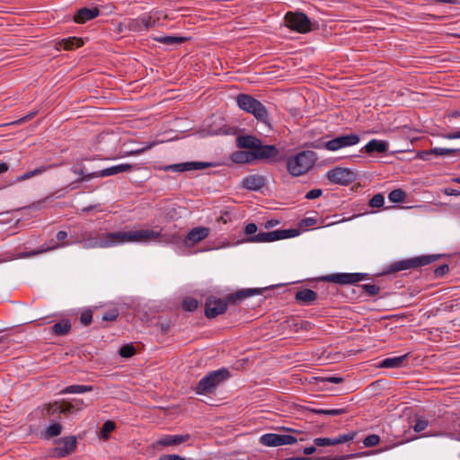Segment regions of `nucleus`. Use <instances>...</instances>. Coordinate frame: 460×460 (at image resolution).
<instances>
[{"instance_id": "f03ea898", "label": "nucleus", "mask_w": 460, "mask_h": 460, "mask_svg": "<svg viewBox=\"0 0 460 460\" xmlns=\"http://www.w3.org/2000/svg\"><path fill=\"white\" fill-rule=\"evenodd\" d=\"M265 288H246L237 291L234 294L229 295L226 300L210 296L207 298L205 304V315L207 318H215L219 314H224L228 306V304H237L243 299L250 297L253 295H260Z\"/></svg>"}, {"instance_id": "c85d7f7f", "label": "nucleus", "mask_w": 460, "mask_h": 460, "mask_svg": "<svg viewBox=\"0 0 460 460\" xmlns=\"http://www.w3.org/2000/svg\"><path fill=\"white\" fill-rule=\"evenodd\" d=\"M155 41L164 44V45H178L186 41V38L180 36H156L152 38Z\"/></svg>"}, {"instance_id": "20e7f679", "label": "nucleus", "mask_w": 460, "mask_h": 460, "mask_svg": "<svg viewBox=\"0 0 460 460\" xmlns=\"http://www.w3.org/2000/svg\"><path fill=\"white\" fill-rule=\"evenodd\" d=\"M317 155L314 151H301L287 159V170L293 177L305 174L314 165Z\"/></svg>"}, {"instance_id": "393cba45", "label": "nucleus", "mask_w": 460, "mask_h": 460, "mask_svg": "<svg viewBox=\"0 0 460 460\" xmlns=\"http://www.w3.org/2000/svg\"><path fill=\"white\" fill-rule=\"evenodd\" d=\"M408 355L409 354L407 353V354H404V355H402V356H398V357L384 358L380 362L379 366L381 367H385V368H399V367H402L405 366Z\"/></svg>"}, {"instance_id": "6e6d98bb", "label": "nucleus", "mask_w": 460, "mask_h": 460, "mask_svg": "<svg viewBox=\"0 0 460 460\" xmlns=\"http://www.w3.org/2000/svg\"><path fill=\"white\" fill-rule=\"evenodd\" d=\"M191 171L201 170L211 166L210 163L206 162H190Z\"/></svg>"}, {"instance_id": "680f3d73", "label": "nucleus", "mask_w": 460, "mask_h": 460, "mask_svg": "<svg viewBox=\"0 0 460 460\" xmlns=\"http://www.w3.org/2000/svg\"><path fill=\"white\" fill-rule=\"evenodd\" d=\"M440 137L445 139H456L460 138V129L455 132L440 134Z\"/></svg>"}, {"instance_id": "a19ab883", "label": "nucleus", "mask_w": 460, "mask_h": 460, "mask_svg": "<svg viewBox=\"0 0 460 460\" xmlns=\"http://www.w3.org/2000/svg\"><path fill=\"white\" fill-rule=\"evenodd\" d=\"M46 413L49 416H55L63 412L61 402H55L45 406Z\"/></svg>"}, {"instance_id": "e2e57ef3", "label": "nucleus", "mask_w": 460, "mask_h": 460, "mask_svg": "<svg viewBox=\"0 0 460 460\" xmlns=\"http://www.w3.org/2000/svg\"><path fill=\"white\" fill-rule=\"evenodd\" d=\"M322 380L323 382H328V383H332V384H340L343 381V379L341 377L334 376L323 377V378H322Z\"/></svg>"}, {"instance_id": "7c9ffc66", "label": "nucleus", "mask_w": 460, "mask_h": 460, "mask_svg": "<svg viewBox=\"0 0 460 460\" xmlns=\"http://www.w3.org/2000/svg\"><path fill=\"white\" fill-rule=\"evenodd\" d=\"M232 161L236 164H246L253 162L252 151L240 150L233 153Z\"/></svg>"}, {"instance_id": "72a5a7b5", "label": "nucleus", "mask_w": 460, "mask_h": 460, "mask_svg": "<svg viewBox=\"0 0 460 460\" xmlns=\"http://www.w3.org/2000/svg\"><path fill=\"white\" fill-rule=\"evenodd\" d=\"M164 172H183L191 171L190 162L168 164L161 167Z\"/></svg>"}, {"instance_id": "6ab92c4d", "label": "nucleus", "mask_w": 460, "mask_h": 460, "mask_svg": "<svg viewBox=\"0 0 460 460\" xmlns=\"http://www.w3.org/2000/svg\"><path fill=\"white\" fill-rule=\"evenodd\" d=\"M209 234V228L205 226L194 227L189 231L183 240V243L186 247H190L195 243L201 242L206 239Z\"/></svg>"}, {"instance_id": "7ed1b4c3", "label": "nucleus", "mask_w": 460, "mask_h": 460, "mask_svg": "<svg viewBox=\"0 0 460 460\" xmlns=\"http://www.w3.org/2000/svg\"><path fill=\"white\" fill-rule=\"evenodd\" d=\"M235 100L241 110L252 114L259 122L270 128V113L262 102L247 93H239Z\"/></svg>"}, {"instance_id": "aec40b11", "label": "nucleus", "mask_w": 460, "mask_h": 460, "mask_svg": "<svg viewBox=\"0 0 460 460\" xmlns=\"http://www.w3.org/2000/svg\"><path fill=\"white\" fill-rule=\"evenodd\" d=\"M265 185V178L259 174H251L245 176L241 182V186L246 190L257 191Z\"/></svg>"}, {"instance_id": "f257e3e1", "label": "nucleus", "mask_w": 460, "mask_h": 460, "mask_svg": "<svg viewBox=\"0 0 460 460\" xmlns=\"http://www.w3.org/2000/svg\"><path fill=\"white\" fill-rule=\"evenodd\" d=\"M161 231L150 229L99 233H85L82 240L84 249H105L125 243H147L162 237Z\"/></svg>"}, {"instance_id": "c03bdc74", "label": "nucleus", "mask_w": 460, "mask_h": 460, "mask_svg": "<svg viewBox=\"0 0 460 460\" xmlns=\"http://www.w3.org/2000/svg\"><path fill=\"white\" fill-rule=\"evenodd\" d=\"M199 306V302L196 298L193 297H186L182 301V308L188 312L195 311Z\"/></svg>"}, {"instance_id": "8fccbe9b", "label": "nucleus", "mask_w": 460, "mask_h": 460, "mask_svg": "<svg viewBox=\"0 0 460 460\" xmlns=\"http://www.w3.org/2000/svg\"><path fill=\"white\" fill-rule=\"evenodd\" d=\"M429 425V421L424 418H418L413 426L415 432H420L424 430Z\"/></svg>"}, {"instance_id": "1a4fd4ad", "label": "nucleus", "mask_w": 460, "mask_h": 460, "mask_svg": "<svg viewBox=\"0 0 460 460\" xmlns=\"http://www.w3.org/2000/svg\"><path fill=\"white\" fill-rule=\"evenodd\" d=\"M119 135L113 132H103L96 137L95 147L96 151L102 152L106 155V158H111V155L119 146Z\"/></svg>"}, {"instance_id": "3c124183", "label": "nucleus", "mask_w": 460, "mask_h": 460, "mask_svg": "<svg viewBox=\"0 0 460 460\" xmlns=\"http://www.w3.org/2000/svg\"><path fill=\"white\" fill-rule=\"evenodd\" d=\"M114 429H115V423L111 420H107L103 423L102 429H101V433H102V437H107V435L109 433H111V431H113Z\"/></svg>"}, {"instance_id": "9b49d317", "label": "nucleus", "mask_w": 460, "mask_h": 460, "mask_svg": "<svg viewBox=\"0 0 460 460\" xmlns=\"http://www.w3.org/2000/svg\"><path fill=\"white\" fill-rule=\"evenodd\" d=\"M326 178L332 183L346 186L351 183L356 176L349 168L337 166L327 172Z\"/></svg>"}, {"instance_id": "a211bd4d", "label": "nucleus", "mask_w": 460, "mask_h": 460, "mask_svg": "<svg viewBox=\"0 0 460 460\" xmlns=\"http://www.w3.org/2000/svg\"><path fill=\"white\" fill-rule=\"evenodd\" d=\"M132 164H120L112 165L111 167L89 172L86 176L87 178H99V177H108L115 174H119L120 172H129L132 169Z\"/></svg>"}, {"instance_id": "ddd939ff", "label": "nucleus", "mask_w": 460, "mask_h": 460, "mask_svg": "<svg viewBox=\"0 0 460 460\" xmlns=\"http://www.w3.org/2000/svg\"><path fill=\"white\" fill-rule=\"evenodd\" d=\"M367 278V273H333L322 278V280L340 285L355 284Z\"/></svg>"}, {"instance_id": "dca6fc26", "label": "nucleus", "mask_w": 460, "mask_h": 460, "mask_svg": "<svg viewBox=\"0 0 460 460\" xmlns=\"http://www.w3.org/2000/svg\"><path fill=\"white\" fill-rule=\"evenodd\" d=\"M190 439V434L163 435L154 444V448L176 447Z\"/></svg>"}, {"instance_id": "bf43d9fd", "label": "nucleus", "mask_w": 460, "mask_h": 460, "mask_svg": "<svg viewBox=\"0 0 460 460\" xmlns=\"http://www.w3.org/2000/svg\"><path fill=\"white\" fill-rule=\"evenodd\" d=\"M317 220L314 217H305L301 220L300 226H314L316 224Z\"/></svg>"}, {"instance_id": "2eb2a0df", "label": "nucleus", "mask_w": 460, "mask_h": 460, "mask_svg": "<svg viewBox=\"0 0 460 460\" xmlns=\"http://www.w3.org/2000/svg\"><path fill=\"white\" fill-rule=\"evenodd\" d=\"M253 161H276L279 155V149L274 145H262L261 141L258 146L252 151Z\"/></svg>"}, {"instance_id": "13d9d810", "label": "nucleus", "mask_w": 460, "mask_h": 460, "mask_svg": "<svg viewBox=\"0 0 460 460\" xmlns=\"http://www.w3.org/2000/svg\"><path fill=\"white\" fill-rule=\"evenodd\" d=\"M322 194L323 190L321 189H313L305 194V198L307 199H314L322 196Z\"/></svg>"}, {"instance_id": "412c9836", "label": "nucleus", "mask_w": 460, "mask_h": 460, "mask_svg": "<svg viewBox=\"0 0 460 460\" xmlns=\"http://www.w3.org/2000/svg\"><path fill=\"white\" fill-rule=\"evenodd\" d=\"M318 298V294L309 288L297 291L295 295L296 301L302 305H312Z\"/></svg>"}, {"instance_id": "9d476101", "label": "nucleus", "mask_w": 460, "mask_h": 460, "mask_svg": "<svg viewBox=\"0 0 460 460\" xmlns=\"http://www.w3.org/2000/svg\"><path fill=\"white\" fill-rule=\"evenodd\" d=\"M360 141L358 134H346L338 136L323 143V146L329 151H338L341 148L356 146Z\"/></svg>"}, {"instance_id": "5fc2aeb1", "label": "nucleus", "mask_w": 460, "mask_h": 460, "mask_svg": "<svg viewBox=\"0 0 460 460\" xmlns=\"http://www.w3.org/2000/svg\"><path fill=\"white\" fill-rule=\"evenodd\" d=\"M258 230V226L254 223H249L244 227V234L245 235L251 237L255 235L256 232Z\"/></svg>"}, {"instance_id": "052dcab7", "label": "nucleus", "mask_w": 460, "mask_h": 460, "mask_svg": "<svg viewBox=\"0 0 460 460\" xmlns=\"http://www.w3.org/2000/svg\"><path fill=\"white\" fill-rule=\"evenodd\" d=\"M159 460H188L185 457H182L179 455L172 454V455H163L159 457Z\"/></svg>"}, {"instance_id": "49530a36", "label": "nucleus", "mask_w": 460, "mask_h": 460, "mask_svg": "<svg viewBox=\"0 0 460 460\" xmlns=\"http://www.w3.org/2000/svg\"><path fill=\"white\" fill-rule=\"evenodd\" d=\"M71 172L74 174H76L80 177L75 181L76 183H82L84 181H88L93 179V178L86 177L89 173H86L83 168L78 169L76 167H72Z\"/></svg>"}, {"instance_id": "c9c22d12", "label": "nucleus", "mask_w": 460, "mask_h": 460, "mask_svg": "<svg viewBox=\"0 0 460 460\" xmlns=\"http://www.w3.org/2000/svg\"><path fill=\"white\" fill-rule=\"evenodd\" d=\"M61 404L63 410L62 413L64 414L73 412L74 411H79L84 407V402L79 400L75 401V402L62 401Z\"/></svg>"}, {"instance_id": "de8ad7c7", "label": "nucleus", "mask_w": 460, "mask_h": 460, "mask_svg": "<svg viewBox=\"0 0 460 460\" xmlns=\"http://www.w3.org/2000/svg\"><path fill=\"white\" fill-rule=\"evenodd\" d=\"M380 442V437L376 434H371L367 436L364 440L363 444L366 447H371L378 445Z\"/></svg>"}, {"instance_id": "79ce46f5", "label": "nucleus", "mask_w": 460, "mask_h": 460, "mask_svg": "<svg viewBox=\"0 0 460 460\" xmlns=\"http://www.w3.org/2000/svg\"><path fill=\"white\" fill-rule=\"evenodd\" d=\"M358 288L364 291L367 296H375L380 291V288L375 284H363L358 286Z\"/></svg>"}, {"instance_id": "58836bf2", "label": "nucleus", "mask_w": 460, "mask_h": 460, "mask_svg": "<svg viewBox=\"0 0 460 460\" xmlns=\"http://www.w3.org/2000/svg\"><path fill=\"white\" fill-rule=\"evenodd\" d=\"M406 193L402 189H394L388 194V199L392 203L402 202L405 199Z\"/></svg>"}, {"instance_id": "4be33fe9", "label": "nucleus", "mask_w": 460, "mask_h": 460, "mask_svg": "<svg viewBox=\"0 0 460 460\" xmlns=\"http://www.w3.org/2000/svg\"><path fill=\"white\" fill-rule=\"evenodd\" d=\"M100 14V10L97 7L87 8L84 7L77 11L74 20L76 23H84Z\"/></svg>"}, {"instance_id": "774afa93", "label": "nucleus", "mask_w": 460, "mask_h": 460, "mask_svg": "<svg viewBox=\"0 0 460 460\" xmlns=\"http://www.w3.org/2000/svg\"><path fill=\"white\" fill-rule=\"evenodd\" d=\"M315 451H316V447H306L304 448L303 453L305 455L309 456V455L314 454Z\"/></svg>"}, {"instance_id": "0e129e2a", "label": "nucleus", "mask_w": 460, "mask_h": 460, "mask_svg": "<svg viewBox=\"0 0 460 460\" xmlns=\"http://www.w3.org/2000/svg\"><path fill=\"white\" fill-rule=\"evenodd\" d=\"M279 224V220H278V219H270V220H267L264 223V227L266 229H270V228L278 226Z\"/></svg>"}, {"instance_id": "f704fd0d", "label": "nucleus", "mask_w": 460, "mask_h": 460, "mask_svg": "<svg viewBox=\"0 0 460 460\" xmlns=\"http://www.w3.org/2000/svg\"><path fill=\"white\" fill-rule=\"evenodd\" d=\"M127 26L128 30L133 32L142 33L146 31V30L144 29L143 19L141 15L137 18L129 19Z\"/></svg>"}, {"instance_id": "37998d69", "label": "nucleus", "mask_w": 460, "mask_h": 460, "mask_svg": "<svg viewBox=\"0 0 460 460\" xmlns=\"http://www.w3.org/2000/svg\"><path fill=\"white\" fill-rule=\"evenodd\" d=\"M430 153L435 155L445 156L456 153H460V148H446V147H433L430 149Z\"/></svg>"}, {"instance_id": "473e14b6", "label": "nucleus", "mask_w": 460, "mask_h": 460, "mask_svg": "<svg viewBox=\"0 0 460 460\" xmlns=\"http://www.w3.org/2000/svg\"><path fill=\"white\" fill-rule=\"evenodd\" d=\"M369 453L362 452V453H356V454H350L343 456H336L335 458H330L328 456L326 457H316V458H310V457H304V456H297L295 457V460H344V459H351L362 456H367Z\"/></svg>"}, {"instance_id": "338daca9", "label": "nucleus", "mask_w": 460, "mask_h": 460, "mask_svg": "<svg viewBox=\"0 0 460 460\" xmlns=\"http://www.w3.org/2000/svg\"><path fill=\"white\" fill-rule=\"evenodd\" d=\"M58 241H64L67 237V233L66 231H58L56 234Z\"/></svg>"}, {"instance_id": "39448f33", "label": "nucleus", "mask_w": 460, "mask_h": 460, "mask_svg": "<svg viewBox=\"0 0 460 460\" xmlns=\"http://www.w3.org/2000/svg\"><path fill=\"white\" fill-rule=\"evenodd\" d=\"M229 377L230 372L226 367L210 371L199 380L194 391L197 394H213L217 386Z\"/></svg>"}, {"instance_id": "423d86ee", "label": "nucleus", "mask_w": 460, "mask_h": 460, "mask_svg": "<svg viewBox=\"0 0 460 460\" xmlns=\"http://www.w3.org/2000/svg\"><path fill=\"white\" fill-rule=\"evenodd\" d=\"M441 257L440 254H430V255H421L418 257H413L406 260H402L399 261H394L391 263L387 269L386 273H394L409 269H417L422 266L429 265Z\"/></svg>"}, {"instance_id": "864d4df0", "label": "nucleus", "mask_w": 460, "mask_h": 460, "mask_svg": "<svg viewBox=\"0 0 460 460\" xmlns=\"http://www.w3.org/2000/svg\"><path fill=\"white\" fill-rule=\"evenodd\" d=\"M93 314L91 311H84L81 314L80 322L83 325L87 326L92 323Z\"/></svg>"}, {"instance_id": "0eeeda50", "label": "nucleus", "mask_w": 460, "mask_h": 460, "mask_svg": "<svg viewBox=\"0 0 460 460\" xmlns=\"http://www.w3.org/2000/svg\"><path fill=\"white\" fill-rule=\"evenodd\" d=\"M300 234L298 229H278L271 232H260L259 234L248 238L251 243H270L278 240L296 237Z\"/></svg>"}, {"instance_id": "4c0bfd02", "label": "nucleus", "mask_w": 460, "mask_h": 460, "mask_svg": "<svg viewBox=\"0 0 460 460\" xmlns=\"http://www.w3.org/2000/svg\"><path fill=\"white\" fill-rule=\"evenodd\" d=\"M55 166H56V165H54V164H50V165H49V166H48V167H47V166H40V167L36 168V169H34V170H32V171H30V172H28L23 173V174H22V175H21V176H18V177H17V179H16V181H21L28 180V179H30V178H31V177H33V176L39 175V174H40V173H42V172H46L48 168H53V167H55Z\"/></svg>"}, {"instance_id": "a878e982", "label": "nucleus", "mask_w": 460, "mask_h": 460, "mask_svg": "<svg viewBox=\"0 0 460 460\" xmlns=\"http://www.w3.org/2000/svg\"><path fill=\"white\" fill-rule=\"evenodd\" d=\"M51 332L56 336H65L71 331V323L68 319H62L51 326Z\"/></svg>"}, {"instance_id": "b1692460", "label": "nucleus", "mask_w": 460, "mask_h": 460, "mask_svg": "<svg viewBox=\"0 0 460 460\" xmlns=\"http://www.w3.org/2000/svg\"><path fill=\"white\" fill-rule=\"evenodd\" d=\"M388 142L385 140L378 139H371L368 141L366 146L361 149V151H365L367 154L372 153H385L387 151Z\"/></svg>"}, {"instance_id": "e433bc0d", "label": "nucleus", "mask_w": 460, "mask_h": 460, "mask_svg": "<svg viewBox=\"0 0 460 460\" xmlns=\"http://www.w3.org/2000/svg\"><path fill=\"white\" fill-rule=\"evenodd\" d=\"M312 412L317 415H330V416H338L347 412L346 409H322V408H314L311 410Z\"/></svg>"}, {"instance_id": "5701e85b", "label": "nucleus", "mask_w": 460, "mask_h": 460, "mask_svg": "<svg viewBox=\"0 0 460 460\" xmlns=\"http://www.w3.org/2000/svg\"><path fill=\"white\" fill-rule=\"evenodd\" d=\"M261 140L252 135H243L237 137V146L247 151H254Z\"/></svg>"}, {"instance_id": "4468645a", "label": "nucleus", "mask_w": 460, "mask_h": 460, "mask_svg": "<svg viewBox=\"0 0 460 460\" xmlns=\"http://www.w3.org/2000/svg\"><path fill=\"white\" fill-rule=\"evenodd\" d=\"M76 438L68 436L59 438L56 441V446L52 450V456L55 457H65L72 454L76 448Z\"/></svg>"}, {"instance_id": "09e8293b", "label": "nucleus", "mask_w": 460, "mask_h": 460, "mask_svg": "<svg viewBox=\"0 0 460 460\" xmlns=\"http://www.w3.org/2000/svg\"><path fill=\"white\" fill-rule=\"evenodd\" d=\"M385 204V198L382 194L378 193L372 197L369 200V206L372 208H379Z\"/></svg>"}, {"instance_id": "cd10ccee", "label": "nucleus", "mask_w": 460, "mask_h": 460, "mask_svg": "<svg viewBox=\"0 0 460 460\" xmlns=\"http://www.w3.org/2000/svg\"><path fill=\"white\" fill-rule=\"evenodd\" d=\"M144 29L147 31L149 29L155 26L156 22L160 20L161 12L151 11L142 15Z\"/></svg>"}, {"instance_id": "6e6552de", "label": "nucleus", "mask_w": 460, "mask_h": 460, "mask_svg": "<svg viewBox=\"0 0 460 460\" xmlns=\"http://www.w3.org/2000/svg\"><path fill=\"white\" fill-rule=\"evenodd\" d=\"M287 27L298 33H307L313 30V24L308 16L302 12H288L285 15Z\"/></svg>"}, {"instance_id": "69168bd1", "label": "nucleus", "mask_w": 460, "mask_h": 460, "mask_svg": "<svg viewBox=\"0 0 460 460\" xmlns=\"http://www.w3.org/2000/svg\"><path fill=\"white\" fill-rule=\"evenodd\" d=\"M433 155V153H430L429 150H424L419 153V157L423 161L429 160V157Z\"/></svg>"}, {"instance_id": "2f4dec72", "label": "nucleus", "mask_w": 460, "mask_h": 460, "mask_svg": "<svg viewBox=\"0 0 460 460\" xmlns=\"http://www.w3.org/2000/svg\"><path fill=\"white\" fill-rule=\"evenodd\" d=\"M93 387L92 385H72L69 386H66L64 388L60 394H84L87 392L93 391Z\"/></svg>"}, {"instance_id": "4d7b16f0", "label": "nucleus", "mask_w": 460, "mask_h": 460, "mask_svg": "<svg viewBox=\"0 0 460 460\" xmlns=\"http://www.w3.org/2000/svg\"><path fill=\"white\" fill-rule=\"evenodd\" d=\"M119 316L117 310H111L102 314L103 321H115Z\"/></svg>"}, {"instance_id": "f3484780", "label": "nucleus", "mask_w": 460, "mask_h": 460, "mask_svg": "<svg viewBox=\"0 0 460 460\" xmlns=\"http://www.w3.org/2000/svg\"><path fill=\"white\" fill-rule=\"evenodd\" d=\"M357 436L356 431H350L347 434L339 435L335 438H316L314 444L317 447H331L353 440Z\"/></svg>"}, {"instance_id": "c756f323", "label": "nucleus", "mask_w": 460, "mask_h": 460, "mask_svg": "<svg viewBox=\"0 0 460 460\" xmlns=\"http://www.w3.org/2000/svg\"><path fill=\"white\" fill-rule=\"evenodd\" d=\"M84 41L80 38L71 37L67 39H64L58 43V49H75L81 46H83Z\"/></svg>"}, {"instance_id": "603ef678", "label": "nucleus", "mask_w": 460, "mask_h": 460, "mask_svg": "<svg viewBox=\"0 0 460 460\" xmlns=\"http://www.w3.org/2000/svg\"><path fill=\"white\" fill-rule=\"evenodd\" d=\"M449 271V266L447 263L441 264L434 270V275L436 278L445 276Z\"/></svg>"}, {"instance_id": "ea45409f", "label": "nucleus", "mask_w": 460, "mask_h": 460, "mask_svg": "<svg viewBox=\"0 0 460 460\" xmlns=\"http://www.w3.org/2000/svg\"><path fill=\"white\" fill-rule=\"evenodd\" d=\"M61 431H62V426L59 423H58V422L51 423L46 429L45 438H50L58 437V435L61 434Z\"/></svg>"}, {"instance_id": "f8f14e48", "label": "nucleus", "mask_w": 460, "mask_h": 460, "mask_svg": "<svg viewBox=\"0 0 460 460\" xmlns=\"http://www.w3.org/2000/svg\"><path fill=\"white\" fill-rule=\"evenodd\" d=\"M297 441L296 438L291 435L266 433L260 437L259 443L265 447H279L292 445Z\"/></svg>"}, {"instance_id": "a18cd8bd", "label": "nucleus", "mask_w": 460, "mask_h": 460, "mask_svg": "<svg viewBox=\"0 0 460 460\" xmlns=\"http://www.w3.org/2000/svg\"><path fill=\"white\" fill-rule=\"evenodd\" d=\"M119 353L122 358H130L136 353V349L131 343L126 344L119 349Z\"/></svg>"}, {"instance_id": "bb28decb", "label": "nucleus", "mask_w": 460, "mask_h": 460, "mask_svg": "<svg viewBox=\"0 0 460 460\" xmlns=\"http://www.w3.org/2000/svg\"><path fill=\"white\" fill-rule=\"evenodd\" d=\"M50 243H51V245L49 244V243H43L37 250H33V251L28 252H22L20 255V257L21 258H29V257H31V256L38 255L40 253H43V252H49V251L55 250L57 248H59L60 246H62V244H59L58 243L54 242V240H51Z\"/></svg>"}]
</instances>
